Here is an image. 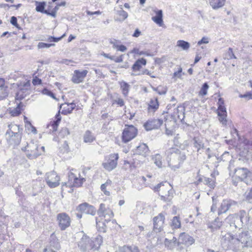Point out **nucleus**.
I'll list each match as a JSON object with an SVG mask.
<instances>
[{"instance_id":"1","label":"nucleus","mask_w":252,"mask_h":252,"mask_svg":"<svg viewBox=\"0 0 252 252\" xmlns=\"http://www.w3.org/2000/svg\"><path fill=\"white\" fill-rule=\"evenodd\" d=\"M165 153L168 166L174 170L179 168L186 159L185 153L176 148L168 149Z\"/></svg>"},{"instance_id":"2","label":"nucleus","mask_w":252,"mask_h":252,"mask_svg":"<svg viewBox=\"0 0 252 252\" xmlns=\"http://www.w3.org/2000/svg\"><path fill=\"white\" fill-rule=\"evenodd\" d=\"M102 242V237L100 235L91 239L86 234H84L78 242V246L82 252H85L87 250L95 251L98 250Z\"/></svg>"},{"instance_id":"3","label":"nucleus","mask_w":252,"mask_h":252,"mask_svg":"<svg viewBox=\"0 0 252 252\" xmlns=\"http://www.w3.org/2000/svg\"><path fill=\"white\" fill-rule=\"evenodd\" d=\"M220 238L221 246L224 250L238 252L243 249L237 237L230 233L221 232Z\"/></svg>"},{"instance_id":"4","label":"nucleus","mask_w":252,"mask_h":252,"mask_svg":"<svg viewBox=\"0 0 252 252\" xmlns=\"http://www.w3.org/2000/svg\"><path fill=\"white\" fill-rule=\"evenodd\" d=\"M242 212H246V211L242 210L240 211L239 215H229L227 218V222L232 231H235L237 228L240 229L243 225L246 226L242 218Z\"/></svg>"},{"instance_id":"5","label":"nucleus","mask_w":252,"mask_h":252,"mask_svg":"<svg viewBox=\"0 0 252 252\" xmlns=\"http://www.w3.org/2000/svg\"><path fill=\"white\" fill-rule=\"evenodd\" d=\"M118 159V154H110L105 157V161L102 163V166L106 170L110 171L116 167Z\"/></svg>"},{"instance_id":"6","label":"nucleus","mask_w":252,"mask_h":252,"mask_svg":"<svg viewBox=\"0 0 252 252\" xmlns=\"http://www.w3.org/2000/svg\"><path fill=\"white\" fill-rule=\"evenodd\" d=\"M39 147L37 144L33 142H31L28 143L27 146L25 147V150H23L26 151L27 157L31 159H33L37 158L40 156L41 153L39 151Z\"/></svg>"},{"instance_id":"7","label":"nucleus","mask_w":252,"mask_h":252,"mask_svg":"<svg viewBox=\"0 0 252 252\" xmlns=\"http://www.w3.org/2000/svg\"><path fill=\"white\" fill-rule=\"evenodd\" d=\"M137 134V129L132 125L126 126L122 133V141L127 143L136 137Z\"/></svg>"},{"instance_id":"8","label":"nucleus","mask_w":252,"mask_h":252,"mask_svg":"<svg viewBox=\"0 0 252 252\" xmlns=\"http://www.w3.org/2000/svg\"><path fill=\"white\" fill-rule=\"evenodd\" d=\"M57 220L61 230H64L70 225L71 220L69 216L65 213H61L57 215Z\"/></svg>"},{"instance_id":"9","label":"nucleus","mask_w":252,"mask_h":252,"mask_svg":"<svg viewBox=\"0 0 252 252\" xmlns=\"http://www.w3.org/2000/svg\"><path fill=\"white\" fill-rule=\"evenodd\" d=\"M236 237L239 241H240V243H241L243 249L245 247H252V238L249 231H243L240 233Z\"/></svg>"},{"instance_id":"10","label":"nucleus","mask_w":252,"mask_h":252,"mask_svg":"<svg viewBox=\"0 0 252 252\" xmlns=\"http://www.w3.org/2000/svg\"><path fill=\"white\" fill-rule=\"evenodd\" d=\"M45 180L47 184L51 188L57 187L60 184V178L55 171L48 173Z\"/></svg>"},{"instance_id":"11","label":"nucleus","mask_w":252,"mask_h":252,"mask_svg":"<svg viewBox=\"0 0 252 252\" xmlns=\"http://www.w3.org/2000/svg\"><path fill=\"white\" fill-rule=\"evenodd\" d=\"M165 218L162 213H160L158 216L153 219L154 231L156 233L159 232L162 230V226Z\"/></svg>"},{"instance_id":"12","label":"nucleus","mask_w":252,"mask_h":252,"mask_svg":"<svg viewBox=\"0 0 252 252\" xmlns=\"http://www.w3.org/2000/svg\"><path fill=\"white\" fill-rule=\"evenodd\" d=\"M77 211L84 214H90L94 216L96 213V209L94 207L89 205L87 203H84L80 204L76 208Z\"/></svg>"},{"instance_id":"13","label":"nucleus","mask_w":252,"mask_h":252,"mask_svg":"<svg viewBox=\"0 0 252 252\" xmlns=\"http://www.w3.org/2000/svg\"><path fill=\"white\" fill-rule=\"evenodd\" d=\"M237 202L230 199H224L219 208L218 215L226 213L232 206L236 205Z\"/></svg>"},{"instance_id":"14","label":"nucleus","mask_w":252,"mask_h":252,"mask_svg":"<svg viewBox=\"0 0 252 252\" xmlns=\"http://www.w3.org/2000/svg\"><path fill=\"white\" fill-rule=\"evenodd\" d=\"M88 71L87 70L80 71L79 70H75L72 77V81L75 84H79L83 81L86 77Z\"/></svg>"},{"instance_id":"15","label":"nucleus","mask_w":252,"mask_h":252,"mask_svg":"<svg viewBox=\"0 0 252 252\" xmlns=\"http://www.w3.org/2000/svg\"><path fill=\"white\" fill-rule=\"evenodd\" d=\"M162 123L163 121L161 119H152L145 123L144 126L145 129L149 131L153 129L158 128Z\"/></svg>"},{"instance_id":"16","label":"nucleus","mask_w":252,"mask_h":252,"mask_svg":"<svg viewBox=\"0 0 252 252\" xmlns=\"http://www.w3.org/2000/svg\"><path fill=\"white\" fill-rule=\"evenodd\" d=\"M251 173L246 168H237L235 169V175L240 181L246 183L247 177Z\"/></svg>"},{"instance_id":"17","label":"nucleus","mask_w":252,"mask_h":252,"mask_svg":"<svg viewBox=\"0 0 252 252\" xmlns=\"http://www.w3.org/2000/svg\"><path fill=\"white\" fill-rule=\"evenodd\" d=\"M195 240L193 237L186 233H182L179 236V243L177 245L179 246V244L181 243L189 246L193 244Z\"/></svg>"},{"instance_id":"18","label":"nucleus","mask_w":252,"mask_h":252,"mask_svg":"<svg viewBox=\"0 0 252 252\" xmlns=\"http://www.w3.org/2000/svg\"><path fill=\"white\" fill-rule=\"evenodd\" d=\"M7 141L10 145H18L21 140L22 133L18 132L14 134H6Z\"/></svg>"},{"instance_id":"19","label":"nucleus","mask_w":252,"mask_h":252,"mask_svg":"<svg viewBox=\"0 0 252 252\" xmlns=\"http://www.w3.org/2000/svg\"><path fill=\"white\" fill-rule=\"evenodd\" d=\"M185 107L181 105H179L177 107L176 109L174 111L172 115L173 119L175 120V122L179 120L182 123H183V121H184L185 118Z\"/></svg>"},{"instance_id":"20","label":"nucleus","mask_w":252,"mask_h":252,"mask_svg":"<svg viewBox=\"0 0 252 252\" xmlns=\"http://www.w3.org/2000/svg\"><path fill=\"white\" fill-rule=\"evenodd\" d=\"M242 213L244 222L248 228L252 231V208H250L247 213L242 212Z\"/></svg>"},{"instance_id":"21","label":"nucleus","mask_w":252,"mask_h":252,"mask_svg":"<svg viewBox=\"0 0 252 252\" xmlns=\"http://www.w3.org/2000/svg\"><path fill=\"white\" fill-rule=\"evenodd\" d=\"M61 119L62 117L60 115V111H59L55 116V120L52 122H51L47 126V128H49L50 130L49 132H54L57 130L59 123H60Z\"/></svg>"},{"instance_id":"22","label":"nucleus","mask_w":252,"mask_h":252,"mask_svg":"<svg viewBox=\"0 0 252 252\" xmlns=\"http://www.w3.org/2000/svg\"><path fill=\"white\" fill-rule=\"evenodd\" d=\"M78 180V178L76 177L74 173L71 171H69L68 173V181L66 182H62V189H64V187H68L71 189L73 187V181Z\"/></svg>"},{"instance_id":"23","label":"nucleus","mask_w":252,"mask_h":252,"mask_svg":"<svg viewBox=\"0 0 252 252\" xmlns=\"http://www.w3.org/2000/svg\"><path fill=\"white\" fill-rule=\"evenodd\" d=\"M62 107H63V108L61 112L62 114L67 115L72 113L73 110L76 107V104L73 102L70 103H65L60 105V109H61Z\"/></svg>"},{"instance_id":"24","label":"nucleus","mask_w":252,"mask_h":252,"mask_svg":"<svg viewBox=\"0 0 252 252\" xmlns=\"http://www.w3.org/2000/svg\"><path fill=\"white\" fill-rule=\"evenodd\" d=\"M97 214L99 217H106V215H108L109 218L113 217V213L111 210L107 209L105 207L104 204L101 203L100 204L99 208L97 211Z\"/></svg>"},{"instance_id":"25","label":"nucleus","mask_w":252,"mask_h":252,"mask_svg":"<svg viewBox=\"0 0 252 252\" xmlns=\"http://www.w3.org/2000/svg\"><path fill=\"white\" fill-rule=\"evenodd\" d=\"M30 87V83H25L23 87L20 88V90L16 93V100H21L23 99L26 96L24 94L29 90Z\"/></svg>"},{"instance_id":"26","label":"nucleus","mask_w":252,"mask_h":252,"mask_svg":"<svg viewBox=\"0 0 252 252\" xmlns=\"http://www.w3.org/2000/svg\"><path fill=\"white\" fill-rule=\"evenodd\" d=\"M159 107V103L158 100V98H156L154 99H151L149 102L148 107V111L149 113L155 112Z\"/></svg>"},{"instance_id":"27","label":"nucleus","mask_w":252,"mask_h":252,"mask_svg":"<svg viewBox=\"0 0 252 252\" xmlns=\"http://www.w3.org/2000/svg\"><path fill=\"white\" fill-rule=\"evenodd\" d=\"M148 147L147 146L146 144L144 143L141 144L138 146H137L135 151V153L136 154L144 156H146V154L148 153Z\"/></svg>"},{"instance_id":"28","label":"nucleus","mask_w":252,"mask_h":252,"mask_svg":"<svg viewBox=\"0 0 252 252\" xmlns=\"http://www.w3.org/2000/svg\"><path fill=\"white\" fill-rule=\"evenodd\" d=\"M146 63V60L144 58L137 60L132 66V70L133 71L139 70L142 67V65H145Z\"/></svg>"},{"instance_id":"29","label":"nucleus","mask_w":252,"mask_h":252,"mask_svg":"<svg viewBox=\"0 0 252 252\" xmlns=\"http://www.w3.org/2000/svg\"><path fill=\"white\" fill-rule=\"evenodd\" d=\"M162 11L158 10L156 12V15L152 18V20L159 26H161L163 24L162 19Z\"/></svg>"},{"instance_id":"30","label":"nucleus","mask_w":252,"mask_h":252,"mask_svg":"<svg viewBox=\"0 0 252 252\" xmlns=\"http://www.w3.org/2000/svg\"><path fill=\"white\" fill-rule=\"evenodd\" d=\"M50 246L56 250H59L61 248L59 241L55 236L54 233L52 234L50 236Z\"/></svg>"},{"instance_id":"31","label":"nucleus","mask_w":252,"mask_h":252,"mask_svg":"<svg viewBox=\"0 0 252 252\" xmlns=\"http://www.w3.org/2000/svg\"><path fill=\"white\" fill-rule=\"evenodd\" d=\"M9 129L7 130L6 134H14L15 133L21 132L22 128L19 126L15 124H11L8 126Z\"/></svg>"},{"instance_id":"32","label":"nucleus","mask_w":252,"mask_h":252,"mask_svg":"<svg viewBox=\"0 0 252 252\" xmlns=\"http://www.w3.org/2000/svg\"><path fill=\"white\" fill-rule=\"evenodd\" d=\"M211 6L213 9H218L223 6L225 0H209Z\"/></svg>"},{"instance_id":"33","label":"nucleus","mask_w":252,"mask_h":252,"mask_svg":"<svg viewBox=\"0 0 252 252\" xmlns=\"http://www.w3.org/2000/svg\"><path fill=\"white\" fill-rule=\"evenodd\" d=\"M119 84L120 85V87L122 91L123 94L124 96H126L129 91L130 85L124 81L120 82Z\"/></svg>"},{"instance_id":"34","label":"nucleus","mask_w":252,"mask_h":252,"mask_svg":"<svg viewBox=\"0 0 252 252\" xmlns=\"http://www.w3.org/2000/svg\"><path fill=\"white\" fill-rule=\"evenodd\" d=\"M95 138L92 132L89 130H87L84 135V141L85 143H91L95 140Z\"/></svg>"},{"instance_id":"35","label":"nucleus","mask_w":252,"mask_h":252,"mask_svg":"<svg viewBox=\"0 0 252 252\" xmlns=\"http://www.w3.org/2000/svg\"><path fill=\"white\" fill-rule=\"evenodd\" d=\"M35 5L36 8L35 9L36 11L42 13H47V10H45V7L46 6V2L44 1L38 2L35 1Z\"/></svg>"},{"instance_id":"36","label":"nucleus","mask_w":252,"mask_h":252,"mask_svg":"<svg viewBox=\"0 0 252 252\" xmlns=\"http://www.w3.org/2000/svg\"><path fill=\"white\" fill-rule=\"evenodd\" d=\"M152 159L158 167H162V157L160 155L157 154L153 156Z\"/></svg>"},{"instance_id":"37","label":"nucleus","mask_w":252,"mask_h":252,"mask_svg":"<svg viewBox=\"0 0 252 252\" xmlns=\"http://www.w3.org/2000/svg\"><path fill=\"white\" fill-rule=\"evenodd\" d=\"M116 14L120 16V18L117 20L119 21H123L128 17L127 13L124 11L122 7L120 8V10L116 11Z\"/></svg>"},{"instance_id":"38","label":"nucleus","mask_w":252,"mask_h":252,"mask_svg":"<svg viewBox=\"0 0 252 252\" xmlns=\"http://www.w3.org/2000/svg\"><path fill=\"white\" fill-rule=\"evenodd\" d=\"M173 194L174 190L172 189H170L168 190L167 194H166L165 195H160V198L164 201L169 202L173 197Z\"/></svg>"},{"instance_id":"39","label":"nucleus","mask_w":252,"mask_h":252,"mask_svg":"<svg viewBox=\"0 0 252 252\" xmlns=\"http://www.w3.org/2000/svg\"><path fill=\"white\" fill-rule=\"evenodd\" d=\"M194 147L197 149V152H199L201 149L204 147V143L198 137H194L193 139Z\"/></svg>"},{"instance_id":"40","label":"nucleus","mask_w":252,"mask_h":252,"mask_svg":"<svg viewBox=\"0 0 252 252\" xmlns=\"http://www.w3.org/2000/svg\"><path fill=\"white\" fill-rule=\"evenodd\" d=\"M177 46L181 47L184 50H187L190 47V44L185 40H179L177 42Z\"/></svg>"},{"instance_id":"41","label":"nucleus","mask_w":252,"mask_h":252,"mask_svg":"<svg viewBox=\"0 0 252 252\" xmlns=\"http://www.w3.org/2000/svg\"><path fill=\"white\" fill-rule=\"evenodd\" d=\"M218 113L221 112V113H226V108L224 106V102L223 99L220 97L218 102Z\"/></svg>"},{"instance_id":"42","label":"nucleus","mask_w":252,"mask_h":252,"mask_svg":"<svg viewBox=\"0 0 252 252\" xmlns=\"http://www.w3.org/2000/svg\"><path fill=\"white\" fill-rule=\"evenodd\" d=\"M203 182L204 184L207 185L210 189H214L215 187V182L213 179L204 177Z\"/></svg>"},{"instance_id":"43","label":"nucleus","mask_w":252,"mask_h":252,"mask_svg":"<svg viewBox=\"0 0 252 252\" xmlns=\"http://www.w3.org/2000/svg\"><path fill=\"white\" fill-rule=\"evenodd\" d=\"M103 56L106 58L109 59L111 60L115 61L116 63H121L123 61V55L118 57L113 56H110L108 54H104Z\"/></svg>"},{"instance_id":"44","label":"nucleus","mask_w":252,"mask_h":252,"mask_svg":"<svg viewBox=\"0 0 252 252\" xmlns=\"http://www.w3.org/2000/svg\"><path fill=\"white\" fill-rule=\"evenodd\" d=\"M173 228H179L181 227V221L179 217H174L171 224Z\"/></svg>"},{"instance_id":"45","label":"nucleus","mask_w":252,"mask_h":252,"mask_svg":"<svg viewBox=\"0 0 252 252\" xmlns=\"http://www.w3.org/2000/svg\"><path fill=\"white\" fill-rule=\"evenodd\" d=\"M96 225L97 230L99 232H105L106 231V224L103 221H98L96 219Z\"/></svg>"},{"instance_id":"46","label":"nucleus","mask_w":252,"mask_h":252,"mask_svg":"<svg viewBox=\"0 0 252 252\" xmlns=\"http://www.w3.org/2000/svg\"><path fill=\"white\" fill-rule=\"evenodd\" d=\"M224 58L227 60L236 59V56L233 54V50L231 48H229L228 51L224 54Z\"/></svg>"},{"instance_id":"47","label":"nucleus","mask_w":252,"mask_h":252,"mask_svg":"<svg viewBox=\"0 0 252 252\" xmlns=\"http://www.w3.org/2000/svg\"><path fill=\"white\" fill-rule=\"evenodd\" d=\"M69 151V146L67 141H65L62 146L60 148V152L62 154H64L68 153Z\"/></svg>"},{"instance_id":"48","label":"nucleus","mask_w":252,"mask_h":252,"mask_svg":"<svg viewBox=\"0 0 252 252\" xmlns=\"http://www.w3.org/2000/svg\"><path fill=\"white\" fill-rule=\"evenodd\" d=\"M221 226V222L216 219L213 224L209 226V227L212 229V231L217 230L219 229Z\"/></svg>"},{"instance_id":"49","label":"nucleus","mask_w":252,"mask_h":252,"mask_svg":"<svg viewBox=\"0 0 252 252\" xmlns=\"http://www.w3.org/2000/svg\"><path fill=\"white\" fill-rule=\"evenodd\" d=\"M209 88V85L207 83H204L199 92V94L200 95L204 96L207 94V90Z\"/></svg>"},{"instance_id":"50","label":"nucleus","mask_w":252,"mask_h":252,"mask_svg":"<svg viewBox=\"0 0 252 252\" xmlns=\"http://www.w3.org/2000/svg\"><path fill=\"white\" fill-rule=\"evenodd\" d=\"M111 183V181L110 180H107L105 183L102 184L100 187L101 191L103 192L105 195L107 196H109L110 195V192L106 189V188L107 185H110Z\"/></svg>"},{"instance_id":"51","label":"nucleus","mask_w":252,"mask_h":252,"mask_svg":"<svg viewBox=\"0 0 252 252\" xmlns=\"http://www.w3.org/2000/svg\"><path fill=\"white\" fill-rule=\"evenodd\" d=\"M219 116V120L222 125H226L227 121L226 120V113H221L220 112L218 113Z\"/></svg>"},{"instance_id":"52","label":"nucleus","mask_w":252,"mask_h":252,"mask_svg":"<svg viewBox=\"0 0 252 252\" xmlns=\"http://www.w3.org/2000/svg\"><path fill=\"white\" fill-rule=\"evenodd\" d=\"M55 45V44L54 43L39 42L37 45V48L38 49L43 48H49L51 47L54 46Z\"/></svg>"},{"instance_id":"53","label":"nucleus","mask_w":252,"mask_h":252,"mask_svg":"<svg viewBox=\"0 0 252 252\" xmlns=\"http://www.w3.org/2000/svg\"><path fill=\"white\" fill-rule=\"evenodd\" d=\"M25 127L30 132H33V133H35L36 132L35 127L32 125L31 122H26Z\"/></svg>"},{"instance_id":"54","label":"nucleus","mask_w":252,"mask_h":252,"mask_svg":"<svg viewBox=\"0 0 252 252\" xmlns=\"http://www.w3.org/2000/svg\"><path fill=\"white\" fill-rule=\"evenodd\" d=\"M153 89L160 95L165 94L166 93V90L165 89H163L161 86H159L157 88L153 87Z\"/></svg>"},{"instance_id":"55","label":"nucleus","mask_w":252,"mask_h":252,"mask_svg":"<svg viewBox=\"0 0 252 252\" xmlns=\"http://www.w3.org/2000/svg\"><path fill=\"white\" fill-rule=\"evenodd\" d=\"M164 243L165 246L167 247L169 250H172L176 246L174 242L170 241L167 238L165 239Z\"/></svg>"},{"instance_id":"56","label":"nucleus","mask_w":252,"mask_h":252,"mask_svg":"<svg viewBox=\"0 0 252 252\" xmlns=\"http://www.w3.org/2000/svg\"><path fill=\"white\" fill-rule=\"evenodd\" d=\"M8 95L6 88H0V100L5 98Z\"/></svg>"},{"instance_id":"57","label":"nucleus","mask_w":252,"mask_h":252,"mask_svg":"<svg viewBox=\"0 0 252 252\" xmlns=\"http://www.w3.org/2000/svg\"><path fill=\"white\" fill-rule=\"evenodd\" d=\"M64 36V34L59 37H56L52 36H50L47 39V41L50 42H57L61 40L62 38Z\"/></svg>"},{"instance_id":"58","label":"nucleus","mask_w":252,"mask_h":252,"mask_svg":"<svg viewBox=\"0 0 252 252\" xmlns=\"http://www.w3.org/2000/svg\"><path fill=\"white\" fill-rule=\"evenodd\" d=\"M43 94L49 95L53 98L56 99V97L54 94L47 89H44L42 91Z\"/></svg>"},{"instance_id":"59","label":"nucleus","mask_w":252,"mask_h":252,"mask_svg":"<svg viewBox=\"0 0 252 252\" xmlns=\"http://www.w3.org/2000/svg\"><path fill=\"white\" fill-rule=\"evenodd\" d=\"M10 23L12 25H13L15 27H16L18 29H21L20 27L19 26V25L17 23V18L16 17L12 16V17H11Z\"/></svg>"},{"instance_id":"60","label":"nucleus","mask_w":252,"mask_h":252,"mask_svg":"<svg viewBox=\"0 0 252 252\" xmlns=\"http://www.w3.org/2000/svg\"><path fill=\"white\" fill-rule=\"evenodd\" d=\"M70 134L69 129L66 127H63L62 129L60 132L61 136L64 137Z\"/></svg>"},{"instance_id":"61","label":"nucleus","mask_w":252,"mask_h":252,"mask_svg":"<svg viewBox=\"0 0 252 252\" xmlns=\"http://www.w3.org/2000/svg\"><path fill=\"white\" fill-rule=\"evenodd\" d=\"M209 42V39L208 37L204 36L201 40L198 41L197 45H200L202 44H207Z\"/></svg>"},{"instance_id":"62","label":"nucleus","mask_w":252,"mask_h":252,"mask_svg":"<svg viewBox=\"0 0 252 252\" xmlns=\"http://www.w3.org/2000/svg\"><path fill=\"white\" fill-rule=\"evenodd\" d=\"M128 252H140L138 248L136 246H127Z\"/></svg>"},{"instance_id":"63","label":"nucleus","mask_w":252,"mask_h":252,"mask_svg":"<svg viewBox=\"0 0 252 252\" xmlns=\"http://www.w3.org/2000/svg\"><path fill=\"white\" fill-rule=\"evenodd\" d=\"M246 199L249 203H252V189L247 194Z\"/></svg>"},{"instance_id":"64","label":"nucleus","mask_w":252,"mask_h":252,"mask_svg":"<svg viewBox=\"0 0 252 252\" xmlns=\"http://www.w3.org/2000/svg\"><path fill=\"white\" fill-rule=\"evenodd\" d=\"M21 113V110L19 107H16L12 111V115L14 116H18Z\"/></svg>"}]
</instances>
